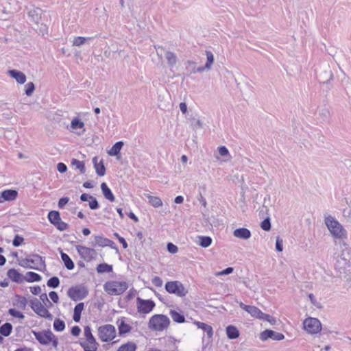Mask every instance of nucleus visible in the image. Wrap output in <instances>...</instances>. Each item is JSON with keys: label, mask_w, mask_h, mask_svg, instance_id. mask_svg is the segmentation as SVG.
Masks as SVG:
<instances>
[{"label": "nucleus", "mask_w": 351, "mask_h": 351, "mask_svg": "<svg viewBox=\"0 0 351 351\" xmlns=\"http://www.w3.org/2000/svg\"><path fill=\"white\" fill-rule=\"evenodd\" d=\"M261 227L263 230L269 231L271 229V223L269 218L265 219L261 224Z\"/></svg>", "instance_id": "nucleus-53"}, {"label": "nucleus", "mask_w": 351, "mask_h": 351, "mask_svg": "<svg viewBox=\"0 0 351 351\" xmlns=\"http://www.w3.org/2000/svg\"><path fill=\"white\" fill-rule=\"evenodd\" d=\"M71 332L73 336L77 337L81 332V328L78 326H74L71 328Z\"/></svg>", "instance_id": "nucleus-64"}, {"label": "nucleus", "mask_w": 351, "mask_h": 351, "mask_svg": "<svg viewBox=\"0 0 351 351\" xmlns=\"http://www.w3.org/2000/svg\"><path fill=\"white\" fill-rule=\"evenodd\" d=\"M285 335L282 333L278 332L271 330H265L260 335V339L262 341H266L268 339L280 341L284 339Z\"/></svg>", "instance_id": "nucleus-14"}, {"label": "nucleus", "mask_w": 351, "mask_h": 351, "mask_svg": "<svg viewBox=\"0 0 351 351\" xmlns=\"http://www.w3.org/2000/svg\"><path fill=\"white\" fill-rule=\"evenodd\" d=\"M169 315L172 319L173 320V322L176 323L182 324L185 322L184 315L176 310H171L169 311Z\"/></svg>", "instance_id": "nucleus-29"}, {"label": "nucleus", "mask_w": 351, "mask_h": 351, "mask_svg": "<svg viewBox=\"0 0 351 351\" xmlns=\"http://www.w3.org/2000/svg\"><path fill=\"white\" fill-rule=\"evenodd\" d=\"M152 282L154 286L161 287L162 286L163 281L159 276H155L152 278Z\"/></svg>", "instance_id": "nucleus-58"}, {"label": "nucleus", "mask_w": 351, "mask_h": 351, "mask_svg": "<svg viewBox=\"0 0 351 351\" xmlns=\"http://www.w3.org/2000/svg\"><path fill=\"white\" fill-rule=\"evenodd\" d=\"M7 275L13 282L21 284L24 280V276L15 269H10Z\"/></svg>", "instance_id": "nucleus-18"}, {"label": "nucleus", "mask_w": 351, "mask_h": 351, "mask_svg": "<svg viewBox=\"0 0 351 351\" xmlns=\"http://www.w3.org/2000/svg\"><path fill=\"white\" fill-rule=\"evenodd\" d=\"M47 285L50 288L56 289L60 285V280L58 277L53 276L47 280Z\"/></svg>", "instance_id": "nucleus-43"}, {"label": "nucleus", "mask_w": 351, "mask_h": 351, "mask_svg": "<svg viewBox=\"0 0 351 351\" xmlns=\"http://www.w3.org/2000/svg\"><path fill=\"white\" fill-rule=\"evenodd\" d=\"M67 294L72 300L78 301L87 296L88 291L83 286H75L69 288Z\"/></svg>", "instance_id": "nucleus-9"}, {"label": "nucleus", "mask_w": 351, "mask_h": 351, "mask_svg": "<svg viewBox=\"0 0 351 351\" xmlns=\"http://www.w3.org/2000/svg\"><path fill=\"white\" fill-rule=\"evenodd\" d=\"M101 189L103 195L106 199H107L108 200H109L111 202L114 201V199H115L114 195H113L111 189L108 186L106 183H105V182L101 183Z\"/></svg>", "instance_id": "nucleus-23"}, {"label": "nucleus", "mask_w": 351, "mask_h": 351, "mask_svg": "<svg viewBox=\"0 0 351 351\" xmlns=\"http://www.w3.org/2000/svg\"><path fill=\"white\" fill-rule=\"evenodd\" d=\"M180 341L172 337H167L166 345L170 351H175L178 349V343Z\"/></svg>", "instance_id": "nucleus-35"}, {"label": "nucleus", "mask_w": 351, "mask_h": 351, "mask_svg": "<svg viewBox=\"0 0 351 351\" xmlns=\"http://www.w3.org/2000/svg\"><path fill=\"white\" fill-rule=\"evenodd\" d=\"M137 346L135 343L128 341L126 343L122 344L117 350V351H136Z\"/></svg>", "instance_id": "nucleus-33"}, {"label": "nucleus", "mask_w": 351, "mask_h": 351, "mask_svg": "<svg viewBox=\"0 0 351 351\" xmlns=\"http://www.w3.org/2000/svg\"><path fill=\"white\" fill-rule=\"evenodd\" d=\"M47 217L50 223L53 226L61 219L59 212L56 210L49 211Z\"/></svg>", "instance_id": "nucleus-34"}, {"label": "nucleus", "mask_w": 351, "mask_h": 351, "mask_svg": "<svg viewBox=\"0 0 351 351\" xmlns=\"http://www.w3.org/2000/svg\"><path fill=\"white\" fill-rule=\"evenodd\" d=\"M89 207L92 210H96L99 208V204L98 203V201L95 197L93 196L91 197V198L89 199Z\"/></svg>", "instance_id": "nucleus-48"}, {"label": "nucleus", "mask_w": 351, "mask_h": 351, "mask_svg": "<svg viewBox=\"0 0 351 351\" xmlns=\"http://www.w3.org/2000/svg\"><path fill=\"white\" fill-rule=\"evenodd\" d=\"M8 73L10 77L15 79L16 81L21 84H24L26 81V76L21 71H17L15 69H12V70H9Z\"/></svg>", "instance_id": "nucleus-19"}, {"label": "nucleus", "mask_w": 351, "mask_h": 351, "mask_svg": "<svg viewBox=\"0 0 351 351\" xmlns=\"http://www.w3.org/2000/svg\"><path fill=\"white\" fill-rule=\"evenodd\" d=\"M170 324V320L167 315L156 314L149 321V328L154 331H163L167 329Z\"/></svg>", "instance_id": "nucleus-3"}, {"label": "nucleus", "mask_w": 351, "mask_h": 351, "mask_svg": "<svg viewBox=\"0 0 351 351\" xmlns=\"http://www.w3.org/2000/svg\"><path fill=\"white\" fill-rule=\"evenodd\" d=\"M212 243V239L210 237H199V245L203 247H207Z\"/></svg>", "instance_id": "nucleus-45"}, {"label": "nucleus", "mask_w": 351, "mask_h": 351, "mask_svg": "<svg viewBox=\"0 0 351 351\" xmlns=\"http://www.w3.org/2000/svg\"><path fill=\"white\" fill-rule=\"evenodd\" d=\"M96 270L99 274L110 273L112 271V266L107 263H101L97 266Z\"/></svg>", "instance_id": "nucleus-36"}, {"label": "nucleus", "mask_w": 351, "mask_h": 351, "mask_svg": "<svg viewBox=\"0 0 351 351\" xmlns=\"http://www.w3.org/2000/svg\"><path fill=\"white\" fill-rule=\"evenodd\" d=\"M84 335L85 337L84 339H91V338H95L92 334L91 328L88 326L84 327Z\"/></svg>", "instance_id": "nucleus-57"}, {"label": "nucleus", "mask_w": 351, "mask_h": 351, "mask_svg": "<svg viewBox=\"0 0 351 351\" xmlns=\"http://www.w3.org/2000/svg\"><path fill=\"white\" fill-rule=\"evenodd\" d=\"M99 339L104 342H108L116 337V328L111 324H106L98 328Z\"/></svg>", "instance_id": "nucleus-8"}, {"label": "nucleus", "mask_w": 351, "mask_h": 351, "mask_svg": "<svg viewBox=\"0 0 351 351\" xmlns=\"http://www.w3.org/2000/svg\"><path fill=\"white\" fill-rule=\"evenodd\" d=\"M35 89V86L33 82H28L25 85V94L27 96H30L32 95L34 90Z\"/></svg>", "instance_id": "nucleus-51"}, {"label": "nucleus", "mask_w": 351, "mask_h": 351, "mask_svg": "<svg viewBox=\"0 0 351 351\" xmlns=\"http://www.w3.org/2000/svg\"><path fill=\"white\" fill-rule=\"evenodd\" d=\"M31 308L40 317L49 320L53 319L52 314L45 308L41 302L37 298H33L29 301Z\"/></svg>", "instance_id": "nucleus-7"}, {"label": "nucleus", "mask_w": 351, "mask_h": 351, "mask_svg": "<svg viewBox=\"0 0 351 351\" xmlns=\"http://www.w3.org/2000/svg\"><path fill=\"white\" fill-rule=\"evenodd\" d=\"M351 260V249L346 244H343V248H342L341 254L338 256L337 263L335 265L336 269L341 270H345L346 267L350 265V261Z\"/></svg>", "instance_id": "nucleus-5"}, {"label": "nucleus", "mask_w": 351, "mask_h": 351, "mask_svg": "<svg viewBox=\"0 0 351 351\" xmlns=\"http://www.w3.org/2000/svg\"><path fill=\"white\" fill-rule=\"evenodd\" d=\"M53 329L57 332H62L65 329V323L60 319H56L53 322Z\"/></svg>", "instance_id": "nucleus-40"}, {"label": "nucleus", "mask_w": 351, "mask_h": 351, "mask_svg": "<svg viewBox=\"0 0 351 351\" xmlns=\"http://www.w3.org/2000/svg\"><path fill=\"white\" fill-rule=\"evenodd\" d=\"M23 238L18 234L15 235L13 241H12V245L14 247H19L20 246L22 243L23 242Z\"/></svg>", "instance_id": "nucleus-54"}, {"label": "nucleus", "mask_w": 351, "mask_h": 351, "mask_svg": "<svg viewBox=\"0 0 351 351\" xmlns=\"http://www.w3.org/2000/svg\"><path fill=\"white\" fill-rule=\"evenodd\" d=\"M218 152H219V154L221 156H230V153H229V151L228 149H227L226 147L225 146H220L218 147Z\"/></svg>", "instance_id": "nucleus-59"}, {"label": "nucleus", "mask_w": 351, "mask_h": 351, "mask_svg": "<svg viewBox=\"0 0 351 351\" xmlns=\"http://www.w3.org/2000/svg\"><path fill=\"white\" fill-rule=\"evenodd\" d=\"M325 224L332 236L336 239L346 238L347 231L343 226L333 217L328 216L325 218Z\"/></svg>", "instance_id": "nucleus-2"}, {"label": "nucleus", "mask_w": 351, "mask_h": 351, "mask_svg": "<svg viewBox=\"0 0 351 351\" xmlns=\"http://www.w3.org/2000/svg\"><path fill=\"white\" fill-rule=\"evenodd\" d=\"M165 58L169 66L173 67L176 65L177 62V57L174 53L171 51H167L165 53Z\"/></svg>", "instance_id": "nucleus-37"}, {"label": "nucleus", "mask_w": 351, "mask_h": 351, "mask_svg": "<svg viewBox=\"0 0 351 351\" xmlns=\"http://www.w3.org/2000/svg\"><path fill=\"white\" fill-rule=\"evenodd\" d=\"M93 162L94 163V167L97 174L99 176H104L106 173V168L103 161L101 160L100 162L97 163V157H94L93 158Z\"/></svg>", "instance_id": "nucleus-25"}, {"label": "nucleus", "mask_w": 351, "mask_h": 351, "mask_svg": "<svg viewBox=\"0 0 351 351\" xmlns=\"http://www.w3.org/2000/svg\"><path fill=\"white\" fill-rule=\"evenodd\" d=\"M149 203L154 208H158L162 205L161 199L158 197L148 195Z\"/></svg>", "instance_id": "nucleus-39"}, {"label": "nucleus", "mask_w": 351, "mask_h": 351, "mask_svg": "<svg viewBox=\"0 0 351 351\" xmlns=\"http://www.w3.org/2000/svg\"><path fill=\"white\" fill-rule=\"evenodd\" d=\"M155 307V303L151 300L137 298V309L140 313L147 314L150 313Z\"/></svg>", "instance_id": "nucleus-12"}, {"label": "nucleus", "mask_w": 351, "mask_h": 351, "mask_svg": "<svg viewBox=\"0 0 351 351\" xmlns=\"http://www.w3.org/2000/svg\"><path fill=\"white\" fill-rule=\"evenodd\" d=\"M167 292L171 294H174L178 297H184L188 291L184 285L179 281H169L165 286Z\"/></svg>", "instance_id": "nucleus-6"}, {"label": "nucleus", "mask_w": 351, "mask_h": 351, "mask_svg": "<svg viewBox=\"0 0 351 351\" xmlns=\"http://www.w3.org/2000/svg\"><path fill=\"white\" fill-rule=\"evenodd\" d=\"M71 165L75 170H79L80 173L84 174L86 172L85 165L83 161L73 158L71 160Z\"/></svg>", "instance_id": "nucleus-27"}, {"label": "nucleus", "mask_w": 351, "mask_h": 351, "mask_svg": "<svg viewBox=\"0 0 351 351\" xmlns=\"http://www.w3.org/2000/svg\"><path fill=\"white\" fill-rule=\"evenodd\" d=\"M261 320H265L269 322L271 324H275L276 323V319L275 317L271 316L270 315L265 314L263 313V316L261 317Z\"/></svg>", "instance_id": "nucleus-52"}, {"label": "nucleus", "mask_w": 351, "mask_h": 351, "mask_svg": "<svg viewBox=\"0 0 351 351\" xmlns=\"http://www.w3.org/2000/svg\"><path fill=\"white\" fill-rule=\"evenodd\" d=\"M128 287L127 282L124 281L111 280L104 285L105 291L111 295H121L127 290Z\"/></svg>", "instance_id": "nucleus-4"}, {"label": "nucleus", "mask_w": 351, "mask_h": 351, "mask_svg": "<svg viewBox=\"0 0 351 351\" xmlns=\"http://www.w3.org/2000/svg\"><path fill=\"white\" fill-rule=\"evenodd\" d=\"M194 324L199 329L205 332L208 338H211L213 335V330L211 326L198 321H195Z\"/></svg>", "instance_id": "nucleus-21"}, {"label": "nucleus", "mask_w": 351, "mask_h": 351, "mask_svg": "<svg viewBox=\"0 0 351 351\" xmlns=\"http://www.w3.org/2000/svg\"><path fill=\"white\" fill-rule=\"evenodd\" d=\"M233 267H227L225 269L219 271L217 275L218 276H225V275H228V274H232L233 272Z\"/></svg>", "instance_id": "nucleus-62"}, {"label": "nucleus", "mask_w": 351, "mask_h": 351, "mask_svg": "<svg viewBox=\"0 0 351 351\" xmlns=\"http://www.w3.org/2000/svg\"><path fill=\"white\" fill-rule=\"evenodd\" d=\"M90 39L91 38H86L82 36L75 37L73 41V45L77 47L81 46L85 43L86 40Z\"/></svg>", "instance_id": "nucleus-46"}, {"label": "nucleus", "mask_w": 351, "mask_h": 351, "mask_svg": "<svg viewBox=\"0 0 351 351\" xmlns=\"http://www.w3.org/2000/svg\"><path fill=\"white\" fill-rule=\"evenodd\" d=\"M69 198L67 197H62L59 199L58 201V207L60 208H63L64 207V206L69 202Z\"/></svg>", "instance_id": "nucleus-60"}, {"label": "nucleus", "mask_w": 351, "mask_h": 351, "mask_svg": "<svg viewBox=\"0 0 351 351\" xmlns=\"http://www.w3.org/2000/svg\"><path fill=\"white\" fill-rule=\"evenodd\" d=\"M119 333L120 335H125L130 332L132 327L130 324L125 323V319L122 318L117 321Z\"/></svg>", "instance_id": "nucleus-22"}, {"label": "nucleus", "mask_w": 351, "mask_h": 351, "mask_svg": "<svg viewBox=\"0 0 351 351\" xmlns=\"http://www.w3.org/2000/svg\"><path fill=\"white\" fill-rule=\"evenodd\" d=\"M2 197L5 201H12L14 200L18 195V192L16 190L7 189L2 192Z\"/></svg>", "instance_id": "nucleus-26"}, {"label": "nucleus", "mask_w": 351, "mask_h": 351, "mask_svg": "<svg viewBox=\"0 0 351 351\" xmlns=\"http://www.w3.org/2000/svg\"><path fill=\"white\" fill-rule=\"evenodd\" d=\"M8 313L14 317L19 319H23L25 317L24 315L21 312L16 310L15 308H10Z\"/></svg>", "instance_id": "nucleus-47"}, {"label": "nucleus", "mask_w": 351, "mask_h": 351, "mask_svg": "<svg viewBox=\"0 0 351 351\" xmlns=\"http://www.w3.org/2000/svg\"><path fill=\"white\" fill-rule=\"evenodd\" d=\"M123 146V142L118 141L112 145L111 149L108 151V154L111 156H117L120 153V151L122 149Z\"/></svg>", "instance_id": "nucleus-31"}, {"label": "nucleus", "mask_w": 351, "mask_h": 351, "mask_svg": "<svg viewBox=\"0 0 351 351\" xmlns=\"http://www.w3.org/2000/svg\"><path fill=\"white\" fill-rule=\"evenodd\" d=\"M84 126V122H82L78 118H74L71 123V128L73 130L82 129Z\"/></svg>", "instance_id": "nucleus-41"}, {"label": "nucleus", "mask_w": 351, "mask_h": 351, "mask_svg": "<svg viewBox=\"0 0 351 351\" xmlns=\"http://www.w3.org/2000/svg\"><path fill=\"white\" fill-rule=\"evenodd\" d=\"M304 329L311 334H316L321 331L322 325L319 320L317 318L308 317L304 322Z\"/></svg>", "instance_id": "nucleus-11"}, {"label": "nucleus", "mask_w": 351, "mask_h": 351, "mask_svg": "<svg viewBox=\"0 0 351 351\" xmlns=\"http://www.w3.org/2000/svg\"><path fill=\"white\" fill-rule=\"evenodd\" d=\"M343 217L346 222L351 223V209L349 208L343 209Z\"/></svg>", "instance_id": "nucleus-49"}, {"label": "nucleus", "mask_w": 351, "mask_h": 351, "mask_svg": "<svg viewBox=\"0 0 351 351\" xmlns=\"http://www.w3.org/2000/svg\"><path fill=\"white\" fill-rule=\"evenodd\" d=\"M49 298H51V300L54 302V303H58V301H59V297H58V293L56 292V291H51L49 292Z\"/></svg>", "instance_id": "nucleus-61"}, {"label": "nucleus", "mask_w": 351, "mask_h": 351, "mask_svg": "<svg viewBox=\"0 0 351 351\" xmlns=\"http://www.w3.org/2000/svg\"><path fill=\"white\" fill-rule=\"evenodd\" d=\"M12 330V326L10 323L6 322L3 324L0 328V333L1 335L8 337L9 336Z\"/></svg>", "instance_id": "nucleus-38"}, {"label": "nucleus", "mask_w": 351, "mask_h": 351, "mask_svg": "<svg viewBox=\"0 0 351 351\" xmlns=\"http://www.w3.org/2000/svg\"><path fill=\"white\" fill-rule=\"evenodd\" d=\"M54 226L60 231H64V230H67L68 227H69V225L62 221V219H60V221H58L55 225Z\"/></svg>", "instance_id": "nucleus-50"}, {"label": "nucleus", "mask_w": 351, "mask_h": 351, "mask_svg": "<svg viewBox=\"0 0 351 351\" xmlns=\"http://www.w3.org/2000/svg\"><path fill=\"white\" fill-rule=\"evenodd\" d=\"M233 235L239 239H248L251 237V232L247 228H240L234 230Z\"/></svg>", "instance_id": "nucleus-20"}, {"label": "nucleus", "mask_w": 351, "mask_h": 351, "mask_svg": "<svg viewBox=\"0 0 351 351\" xmlns=\"http://www.w3.org/2000/svg\"><path fill=\"white\" fill-rule=\"evenodd\" d=\"M36 339L42 345H47L51 342L53 334L49 330L43 332L32 331Z\"/></svg>", "instance_id": "nucleus-13"}, {"label": "nucleus", "mask_w": 351, "mask_h": 351, "mask_svg": "<svg viewBox=\"0 0 351 351\" xmlns=\"http://www.w3.org/2000/svg\"><path fill=\"white\" fill-rule=\"evenodd\" d=\"M80 344L84 351H96L97 350V343L95 338L80 339Z\"/></svg>", "instance_id": "nucleus-16"}, {"label": "nucleus", "mask_w": 351, "mask_h": 351, "mask_svg": "<svg viewBox=\"0 0 351 351\" xmlns=\"http://www.w3.org/2000/svg\"><path fill=\"white\" fill-rule=\"evenodd\" d=\"M226 335L230 339H235L239 337L240 332L237 328L233 325H229L226 328Z\"/></svg>", "instance_id": "nucleus-24"}, {"label": "nucleus", "mask_w": 351, "mask_h": 351, "mask_svg": "<svg viewBox=\"0 0 351 351\" xmlns=\"http://www.w3.org/2000/svg\"><path fill=\"white\" fill-rule=\"evenodd\" d=\"M61 258L67 269L71 270L75 267L73 261L67 254L61 252Z\"/></svg>", "instance_id": "nucleus-30"}, {"label": "nucleus", "mask_w": 351, "mask_h": 351, "mask_svg": "<svg viewBox=\"0 0 351 351\" xmlns=\"http://www.w3.org/2000/svg\"><path fill=\"white\" fill-rule=\"evenodd\" d=\"M206 55L207 60L205 64V68L208 70L211 68V65L214 62V56L210 51H206Z\"/></svg>", "instance_id": "nucleus-44"}, {"label": "nucleus", "mask_w": 351, "mask_h": 351, "mask_svg": "<svg viewBox=\"0 0 351 351\" xmlns=\"http://www.w3.org/2000/svg\"><path fill=\"white\" fill-rule=\"evenodd\" d=\"M80 257L86 262H90L97 257V253L93 248L78 245L75 247Z\"/></svg>", "instance_id": "nucleus-10"}, {"label": "nucleus", "mask_w": 351, "mask_h": 351, "mask_svg": "<svg viewBox=\"0 0 351 351\" xmlns=\"http://www.w3.org/2000/svg\"><path fill=\"white\" fill-rule=\"evenodd\" d=\"M57 169L60 173H65L67 171V167L64 163L59 162L57 165Z\"/></svg>", "instance_id": "nucleus-63"}, {"label": "nucleus", "mask_w": 351, "mask_h": 351, "mask_svg": "<svg viewBox=\"0 0 351 351\" xmlns=\"http://www.w3.org/2000/svg\"><path fill=\"white\" fill-rule=\"evenodd\" d=\"M167 249L169 253L176 254L178 251V247L172 243H168Z\"/></svg>", "instance_id": "nucleus-56"}, {"label": "nucleus", "mask_w": 351, "mask_h": 351, "mask_svg": "<svg viewBox=\"0 0 351 351\" xmlns=\"http://www.w3.org/2000/svg\"><path fill=\"white\" fill-rule=\"evenodd\" d=\"M41 14L42 10L35 7L29 8L27 12L29 19L35 23H38L41 19Z\"/></svg>", "instance_id": "nucleus-17"}, {"label": "nucleus", "mask_w": 351, "mask_h": 351, "mask_svg": "<svg viewBox=\"0 0 351 351\" xmlns=\"http://www.w3.org/2000/svg\"><path fill=\"white\" fill-rule=\"evenodd\" d=\"M95 245L99 247H106L110 243H113L112 241L99 235L95 236Z\"/></svg>", "instance_id": "nucleus-32"}, {"label": "nucleus", "mask_w": 351, "mask_h": 351, "mask_svg": "<svg viewBox=\"0 0 351 351\" xmlns=\"http://www.w3.org/2000/svg\"><path fill=\"white\" fill-rule=\"evenodd\" d=\"M16 302L17 305L22 309H25L27 304V298L19 295H16Z\"/></svg>", "instance_id": "nucleus-42"}, {"label": "nucleus", "mask_w": 351, "mask_h": 351, "mask_svg": "<svg viewBox=\"0 0 351 351\" xmlns=\"http://www.w3.org/2000/svg\"><path fill=\"white\" fill-rule=\"evenodd\" d=\"M239 306L254 318L261 319V316L263 315V312L255 306L246 305L241 302H239Z\"/></svg>", "instance_id": "nucleus-15"}, {"label": "nucleus", "mask_w": 351, "mask_h": 351, "mask_svg": "<svg viewBox=\"0 0 351 351\" xmlns=\"http://www.w3.org/2000/svg\"><path fill=\"white\" fill-rule=\"evenodd\" d=\"M41 279L40 275L33 271H27L24 276V280L28 282H39Z\"/></svg>", "instance_id": "nucleus-28"}, {"label": "nucleus", "mask_w": 351, "mask_h": 351, "mask_svg": "<svg viewBox=\"0 0 351 351\" xmlns=\"http://www.w3.org/2000/svg\"><path fill=\"white\" fill-rule=\"evenodd\" d=\"M20 265L25 268H29L40 271H43L46 267L45 259L36 254L27 255L21 261Z\"/></svg>", "instance_id": "nucleus-1"}, {"label": "nucleus", "mask_w": 351, "mask_h": 351, "mask_svg": "<svg viewBox=\"0 0 351 351\" xmlns=\"http://www.w3.org/2000/svg\"><path fill=\"white\" fill-rule=\"evenodd\" d=\"M276 250L278 252H282L283 250V240L279 237L276 238Z\"/></svg>", "instance_id": "nucleus-55"}]
</instances>
